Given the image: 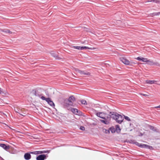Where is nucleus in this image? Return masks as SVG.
I'll return each mask as SVG.
<instances>
[{
    "mask_svg": "<svg viewBox=\"0 0 160 160\" xmlns=\"http://www.w3.org/2000/svg\"><path fill=\"white\" fill-rule=\"evenodd\" d=\"M34 136L33 138L34 139H38V138H36V136H37V135H34Z\"/></svg>",
    "mask_w": 160,
    "mask_h": 160,
    "instance_id": "49530a36",
    "label": "nucleus"
},
{
    "mask_svg": "<svg viewBox=\"0 0 160 160\" xmlns=\"http://www.w3.org/2000/svg\"><path fill=\"white\" fill-rule=\"evenodd\" d=\"M109 131H111L112 133H114L115 132V128L114 126H111L109 128Z\"/></svg>",
    "mask_w": 160,
    "mask_h": 160,
    "instance_id": "5701e85b",
    "label": "nucleus"
},
{
    "mask_svg": "<svg viewBox=\"0 0 160 160\" xmlns=\"http://www.w3.org/2000/svg\"><path fill=\"white\" fill-rule=\"evenodd\" d=\"M148 145L147 144L139 143L138 147L141 148L148 149Z\"/></svg>",
    "mask_w": 160,
    "mask_h": 160,
    "instance_id": "f3484780",
    "label": "nucleus"
},
{
    "mask_svg": "<svg viewBox=\"0 0 160 160\" xmlns=\"http://www.w3.org/2000/svg\"><path fill=\"white\" fill-rule=\"evenodd\" d=\"M154 2L156 3H160V1L158 0H154Z\"/></svg>",
    "mask_w": 160,
    "mask_h": 160,
    "instance_id": "4c0bfd02",
    "label": "nucleus"
},
{
    "mask_svg": "<svg viewBox=\"0 0 160 160\" xmlns=\"http://www.w3.org/2000/svg\"><path fill=\"white\" fill-rule=\"evenodd\" d=\"M1 31L6 33H8L9 34H12V32L11 31L7 29H2Z\"/></svg>",
    "mask_w": 160,
    "mask_h": 160,
    "instance_id": "6ab92c4d",
    "label": "nucleus"
},
{
    "mask_svg": "<svg viewBox=\"0 0 160 160\" xmlns=\"http://www.w3.org/2000/svg\"><path fill=\"white\" fill-rule=\"evenodd\" d=\"M118 116L117 120H116V122L119 124H121L123 121L124 118L122 115L119 114L118 115Z\"/></svg>",
    "mask_w": 160,
    "mask_h": 160,
    "instance_id": "1a4fd4ad",
    "label": "nucleus"
},
{
    "mask_svg": "<svg viewBox=\"0 0 160 160\" xmlns=\"http://www.w3.org/2000/svg\"><path fill=\"white\" fill-rule=\"evenodd\" d=\"M117 22L118 23H120L121 22V21L120 20H118L117 21Z\"/></svg>",
    "mask_w": 160,
    "mask_h": 160,
    "instance_id": "a18cd8bd",
    "label": "nucleus"
},
{
    "mask_svg": "<svg viewBox=\"0 0 160 160\" xmlns=\"http://www.w3.org/2000/svg\"><path fill=\"white\" fill-rule=\"evenodd\" d=\"M126 142L127 143H129L130 144H135L136 145L138 146L139 144V143L135 141V140L131 139V140H126Z\"/></svg>",
    "mask_w": 160,
    "mask_h": 160,
    "instance_id": "ddd939ff",
    "label": "nucleus"
},
{
    "mask_svg": "<svg viewBox=\"0 0 160 160\" xmlns=\"http://www.w3.org/2000/svg\"><path fill=\"white\" fill-rule=\"evenodd\" d=\"M102 132L105 134H109L110 133V131H109V129H106L105 128H103Z\"/></svg>",
    "mask_w": 160,
    "mask_h": 160,
    "instance_id": "a878e982",
    "label": "nucleus"
},
{
    "mask_svg": "<svg viewBox=\"0 0 160 160\" xmlns=\"http://www.w3.org/2000/svg\"><path fill=\"white\" fill-rule=\"evenodd\" d=\"M154 0H148L147 2H154Z\"/></svg>",
    "mask_w": 160,
    "mask_h": 160,
    "instance_id": "a19ab883",
    "label": "nucleus"
},
{
    "mask_svg": "<svg viewBox=\"0 0 160 160\" xmlns=\"http://www.w3.org/2000/svg\"><path fill=\"white\" fill-rule=\"evenodd\" d=\"M24 114H21L20 113V114H19L20 115L23 116H26V114L25 113H23Z\"/></svg>",
    "mask_w": 160,
    "mask_h": 160,
    "instance_id": "37998d69",
    "label": "nucleus"
},
{
    "mask_svg": "<svg viewBox=\"0 0 160 160\" xmlns=\"http://www.w3.org/2000/svg\"><path fill=\"white\" fill-rule=\"evenodd\" d=\"M111 118L112 119L115 120L116 121L117 120L118 115L119 114L116 112H109Z\"/></svg>",
    "mask_w": 160,
    "mask_h": 160,
    "instance_id": "423d86ee",
    "label": "nucleus"
},
{
    "mask_svg": "<svg viewBox=\"0 0 160 160\" xmlns=\"http://www.w3.org/2000/svg\"><path fill=\"white\" fill-rule=\"evenodd\" d=\"M41 99L45 101L50 106L53 108H54L55 106V104L50 98H46L44 96L42 97Z\"/></svg>",
    "mask_w": 160,
    "mask_h": 160,
    "instance_id": "f257e3e1",
    "label": "nucleus"
},
{
    "mask_svg": "<svg viewBox=\"0 0 160 160\" xmlns=\"http://www.w3.org/2000/svg\"><path fill=\"white\" fill-rule=\"evenodd\" d=\"M106 115H105V116L104 117L105 118V119H108L109 120H110L111 118L110 114L109 115H108L107 116H106Z\"/></svg>",
    "mask_w": 160,
    "mask_h": 160,
    "instance_id": "7c9ffc66",
    "label": "nucleus"
},
{
    "mask_svg": "<svg viewBox=\"0 0 160 160\" xmlns=\"http://www.w3.org/2000/svg\"><path fill=\"white\" fill-rule=\"evenodd\" d=\"M146 83L147 84H153L156 83L157 82V81L156 80H147L145 81Z\"/></svg>",
    "mask_w": 160,
    "mask_h": 160,
    "instance_id": "a211bd4d",
    "label": "nucleus"
},
{
    "mask_svg": "<svg viewBox=\"0 0 160 160\" xmlns=\"http://www.w3.org/2000/svg\"><path fill=\"white\" fill-rule=\"evenodd\" d=\"M80 130L82 131H85V128L83 126H81L79 128Z\"/></svg>",
    "mask_w": 160,
    "mask_h": 160,
    "instance_id": "f704fd0d",
    "label": "nucleus"
},
{
    "mask_svg": "<svg viewBox=\"0 0 160 160\" xmlns=\"http://www.w3.org/2000/svg\"><path fill=\"white\" fill-rule=\"evenodd\" d=\"M51 150H42V151H38L39 154H42L44 153H49L50 152Z\"/></svg>",
    "mask_w": 160,
    "mask_h": 160,
    "instance_id": "4be33fe9",
    "label": "nucleus"
},
{
    "mask_svg": "<svg viewBox=\"0 0 160 160\" xmlns=\"http://www.w3.org/2000/svg\"><path fill=\"white\" fill-rule=\"evenodd\" d=\"M30 153V154H35V155H38L39 154V152L38 151H33V152H29Z\"/></svg>",
    "mask_w": 160,
    "mask_h": 160,
    "instance_id": "c85d7f7f",
    "label": "nucleus"
},
{
    "mask_svg": "<svg viewBox=\"0 0 160 160\" xmlns=\"http://www.w3.org/2000/svg\"><path fill=\"white\" fill-rule=\"evenodd\" d=\"M14 111L15 112L20 114V113L22 112V111L21 110L18 108H16L14 109Z\"/></svg>",
    "mask_w": 160,
    "mask_h": 160,
    "instance_id": "bb28decb",
    "label": "nucleus"
},
{
    "mask_svg": "<svg viewBox=\"0 0 160 160\" xmlns=\"http://www.w3.org/2000/svg\"><path fill=\"white\" fill-rule=\"evenodd\" d=\"M149 129L154 132H159V131L158 129L156 128H155L154 126L149 125L148 126Z\"/></svg>",
    "mask_w": 160,
    "mask_h": 160,
    "instance_id": "2eb2a0df",
    "label": "nucleus"
},
{
    "mask_svg": "<svg viewBox=\"0 0 160 160\" xmlns=\"http://www.w3.org/2000/svg\"><path fill=\"white\" fill-rule=\"evenodd\" d=\"M151 16H158V12H154L150 14Z\"/></svg>",
    "mask_w": 160,
    "mask_h": 160,
    "instance_id": "c9c22d12",
    "label": "nucleus"
},
{
    "mask_svg": "<svg viewBox=\"0 0 160 160\" xmlns=\"http://www.w3.org/2000/svg\"><path fill=\"white\" fill-rule=\"evenodd\" d=\"M70 111L74 114L78 115V116H84V114L81 111L78 109L72 108L70 109Z\"/></svg>",
    "mask_w": 160,
    "mask_h": 160,
    "instance_id": "f03ea898",
    "label": "nucleus"
},
{
    "mask_svg": "<svg viewBox=\"0 0 160 160\" xmlns=\"http://www.w3.org/2000/svg\"><path fill=\"white\" fill-rule=\"evenodd\" d=\"M68 100L69 102L72 103L70 105L72 106V102L75 101L76 100L74 97L73 95H72L69 97Z\"/></svg>",
    "mask_w": 160,
    "mask_h": 160,
    "instance_id": "f8f14e48",
    "label": "nucleus"
},
{
    "mask_svg": "<svg viewBox=\"0 0 160 160\" xmlns=\"http://www.w3.org/2000/svg\"><path fill=\"white\" fill-rule=\"evenodd\" d=\"M96 49L95 48H89L87 46H82V49L83 50L84 49H89V50H94Z\"/></svg>",
    "mask_w": 160,
    "mask_h": 160,
    "instance_id": "412c9836",
    "label": "nucleus"
},
{
    "mask_svg": "<svg viewBox=\"0 0 160 160\" xmlns=\"http://www.w3.org/2000/svg\"><path fill=\"white\" fill-rule=\"evenodd\" d=\"M31 93L35 96L38 97L41 99L42 97H44V96H42V94H40V92L38 91H37L35 89L32 90V91Z\"/></svg>",
    "mask_w": 160,
    "mask_h": 160,
    "instance_id": "0eeeda50",
    "label": "nucleus"
},
{
    "mask_svg": "<svg viewBox=\"0 0 160 160\" xmlns=\"http://www.w3.org/2000/svg\"><path fill=\"white\" fill-rule=\"evenodd\" d=\"M24 158L26 160H29L31 158V155L29 152H27L24 154Z\"/></svg>",
    "mask_w": 160,
    "mask_h": 160,
    "instance_id": "4468645a",
    "label": "nucleus"
},
{
    "mask_svg": "<svg viewBox=\"0 0 160 160\" xmlns=\"http://www.w3.org/2000/svg\"><path fill=\"white\" fill-rule=\"evenodd\" d=\"M0 147L2 148L5 150L7 151L9 148L10 146L9 145H7L3 143H0Z\"/></svg>",
    "mask_w": 160,
    "mask_h": 160,
    "instance_id": "9b49d317",
    "label": "nucleus"
},
{
    "mask_svg": "<svg viewBox=\"0 0 160 160\" xmlns=\"http://www.w3.org/2000/svg\"><path fill=\"white\" fill-rule=\"evenodd\" d=\"M142 57H138L137 58H136V59L139 61H142Z\"/></svg>",
    "mask_w": 160,
    "mask_h": 160,
    "instance_id": "72a5a7b5",
    "label": "nucleus"
},
{
    "mask_svg": "<svg viewBox=\"0 0 160 160\" xmlns=\"http://www.w3.org/2000/svg\"><path fill=\"white\" fill-rule=\"evenodd\" d=\"M96 115L103 119H105V118L104 117L105 115H107V113H105L104 112H98L96 113Z\"/></svg>",
    "mask_w": 160,
    "mask_h": 160,
    "instance_id": "6e6552de",
    "label": "nucleus"
},
{
    "mask_svg": "<svg viewBox=\"0 0 160 160\" xmlns=\"http://www.w3.org/2000/svg\"><path fill=\"white\" fill-rule=\"evenodd\" d=\"M123 116H124V119H125L126 120H127L128 121H131V119L130 118L128 117L127 116H125L124 115H123Z\"/></svg>",
    "mask_w": 160,
    "mask_h": 160,
    "instance_id": "cd10ccee",
    "label": "nucleus"
},
{
    "mask_svg": "<svg viewBox=\"0 0 160 160\" xmlns=\"http://www.w3.org/2000/svg\"><path fill=\"white\" fill-rule=\"evenodd\" d=\"M119 59L120 61L124 64L127 65L132 66V63L130 62L126 58L123 57H120V58Z\"/></svg>",
    "mask_w": 160,
    "mask_h": 160,
    "instance_id": "7ed1b4c3",
    "label": "nucleus"
},
{
    "mask_svg": "<svg viewBox=\"0 0 160 160\" xmlns=\"http://www.w3.org/2000/svg\"><path fill=\"white\" fill-rule=\"evenodd\" d=\"M75 71L79 73L81 75H90V73L87 71L86 70H81L78 68H75Z\"/></svg>",
    "mask_w": 160,
    "mask_h": 160,
    "instance_id": "20e7f679",
    "label": "nucleus"
},
{
    "mask_svg": "<svg viewBox=\"0 0 160 160\" xmlns=\"http://www.w3.org/2000/svg\"><path fill=\"white\" fill-rule=\"evenodd\" d=\"M115 130L116 132L118 133L120 132L121 131V129L119 125H116L115 126Z\"/></svg>",
    "mask_w": 160,
    "mask_h": 160,
    "instance_id": "dca6fc26",
    "label": "nucleus"
},
{
    "mask_svg": "<svg viewBox=\"0 0 160 160\" xmlns=\"http://www.w3.org/2000/svg\"><path fill=\"white\" fill-rule=\"evenodd\" d=\"M100 121L102 123L106 124L108 125L110 123L109 121L106 119H100Z\"/></svg>",
    "mask_w": 160,
    "mask_h": 160,
    "instance_id": "aec40b11",
    "label": "nucleus"
},
{
    "mask_svg": "<svg viewBox=\"0 0 160 160\" xmlns=\"http://www.w3.org/2000/svg\"><path fill=\"white\" fill-rule=\"evenodd\" d=\"M71 48L74 49H76L79 50H82V46H72Z\"/></svg>",
    "mask_w": 160,
    "mask_h": 160,
    "instance_id": "b1692460",
    "label": "nucleus"
},
{
    "mask_svg": "<svg viewBox=\"0 0 160 160\" xmlns=\"http://www.w3.org/2000/svg\"><path fill=\"white\" fill-rule=\"evenodd\" d=\"M153 65L160 67V64L157 62H154Z\"/></svg>",
    "mask_w": 160,
    "mask_h": 160,
    "instance_id": "473e14b6",
    "label": "nucleus"
},
{
    "mask_svg": "<svg viewBox=\"0 0 160 160\" xmlns=\"http://www.w3.org/2000/svg\"><path fill=\"white\" fill-rule=\"evenodd\" d=\"M83 28L84 29V30L86 31V32H88L89 31V29L86 28V27H83Z\"/></svg>",
    "mask_w": 160,
    "mask_h": 160,
    "instance_id": "e433bc0d",
    "label": "nucleus"
},
{
    "mask_svg": "<svg viewBox=\"0 0 160 160\" xmlns=\"http://www.w3.org/2000/svg\"><path fill=\"white\" fill-rule=\"evenodd\" d=\"M158 16L160 15V12H158Z\"/></svg>",
    "mask_w": 160,
    "mask_h": 160,
    "instance_id": "09e8293b",
    "label": "nucleus"
},
{
    "mask_svg": "<svg viewBox=\"0 0 160 160\" xmlns=\"http://www.w3.org/2000/svg\"><path fill=\"white\" fill-rule=\"evenodd\" d=\"M3 93H4V92L2 91V89L0 88V94H2Z\"/></svg>",
    "mask_w": 160,
    "mask_h": 160,
    "instance_id": "79ce46f5",
    "label": "nucleus"
},
{
    "mask_svg": "<svg viewBox=\"0 0 160 160\" xmlns=\"http://www.w3.org/2000/svg\"><path fill=\"white\" fill-rule=\"evenodd\" d=\"M80 102L82 104L86 105H87V103L86 101L84 99H82L81 100Z\"/></svg>",
    "mask_w": 160,
    "mask_h": 160,
    "instance_id": "c756f323",
    "label": "nucleus"
},
{
    "mask_svg": "<svg viewBox=\"0 0 160 160\" xmlns=\"http://www.w3.org/2000/svg\"><path fill=\"white\" fill-rule=\"evenodd\" d=\"M143 134L142 132H140V133L139 135V136H143Z\"/></svg>",
    "mask_w": 160,
    "mask_h": 160,
    "instance_id": "c03bdc74",
    "label": "nucleus"
},
{
    "mask_svg": "<svg viewBox=\"0 0 160 160\" xmlns=\"http://www.w3.org/2000/svg\"><path fill=\"white\" fill-rule=\"evenodd\" d=\"M154 62L152 60L148 59L147 62V64L150 66H153Z\"/></svg>",
    "mask_w": 160,
    "mask_h": 160,
    "instance_id": "393cba45",
    "label": "nucleus"
},
{
    "mask_svg": "<svg viewBox=\"0 0 160 160\" xmlns=\"http://www.w3.org/2000/svg\"><path fill=\"white\" fill-rule=\"evenodd\" d=\"M50 54L54 58L56 59L60 60L61 58L58 57V55L53 51H51L50 52Z\"/></svg>",
    "mask_w": 160,
    "mask_h": 160,
    "instance_id": "9d476101",
    "label": "nucleus"
},
{
    "mask_svg": "<svg viewBox=\"0 0 160 160\" xmlns=\"http://www.w3.org/2000/svg\"><path fill=\"white\" fill-rule=\"evenodd\" d=\"M153 148L152 146L150 145L148 146V149H149L150 150H152Z\"/></svg>",
    "mask_w": 160,
    "mask_h": 160,
    "instance_id": "58836bf2",
    "label": "nucleus"
},
{
    "mask_svg": "<svg viewBox=\"0 0 160 160\" xmlns=\"http://www.w3.org/2000/svg\"><path fill=\"white\" fill-rule=\"evenodd\" d=\"M48 156L47 154H41L37 155L36 159V160H45L48 157Z\"/></svg>",
    "mask_w": 160,
    "mask_h": 160,
    "instance_id": "39448f33",
    "label": "nucleus"
},
{
    "mask_svg": "<svg viewBox=\"0 0 160 160\" xmlns=\"http://www.w3.org/2000/svg\"><path fill=\"white\" fill-rule=\"evenodd\" d=\"M148 60L147 58H142V62H147L148 61Z\"/></svg>",
    "mask_w": 160,
    "mask_h": 160,
    "instance_id": "2f4dec72",
    "label": "nucleus"
},
{
    "mask_svg": "<svg viewBox=\"0 0 160 160\" xmlns=\"http://www.w3.org/2000/svg\"><path fill=\"white\" fill-rule=\"evenodd\" d=\"M155 108H160V105H159L158 106H156V107H155Z\"/></svg>",
    "mask_w": 160,
    "mask_h": 160,
    "instance_id": "de8ad7c7",
    "label": "nucleus"
},
{
    "mask_svg": "<svg viewBox=\"0 0 160 160\" xmlns=\"http://www.w3.org/2000/svg\"><path fill=\"white\" fill-rule=\"evenodd\" d=\"M1 158V160H4L3 158H2V157H0Z\"/></svg>",
    "mask_w": 160,
    "mask_h": 160,
    "instance_id": "8fccbe9b",
    "label": "nucleus"
},
{
    "mask_svg": "<svg viewBox=\"0 0 160 160\" xmlns=\"http://www.w3.org/2000/svg\"><path fill=\"white\" fill-rule=\"evenodd\" d=\"M141 95H142V96H144L146 98L148 97V96H149V95H147V94H143V93H142Z\"/></svg>",
    "mask_w": 160,
    "mask_h": 160,
    "instance_id": "ea45409f",
    "label": "nucleus"
}]
</instances>
